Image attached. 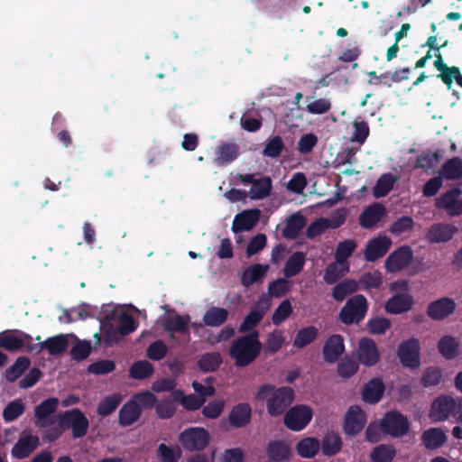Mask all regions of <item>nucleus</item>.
<instances>
[{"label": "nucleus", "instance_id": "obj_1", "mask_svg": "<svg viewBox=\"0 0 462 462\" xmlns=\"http://www.w3.org/2000/svg\"><path fill=\"white\" fill-rule=\"evenodd\" d=\"M56 420L58 421L54 427L43 431L42 437L49 442L56 441L67 430L71 431L73 439H81L88 433L89 421L79 409L59 412Z\"/></svg>", "mask_w": 462, "mask_h": 462}, {"label": "nucleus", "instance_id": "obj_2", "mask_svg": "<svg viewBox=\"0 0 462 462\" xmlns=\"http://www.w3.org/2000/svg\"><path fill=\"white\" fill-rule=\"evenodd\" d=\"M262 347L259 332L253 330L233 341L229 348V356L234 360L236 367H245L258 357Z\"/></svg>", "mask_w": 462, "mask_h": 462}, {"label": "nucleus", "instance_id": "obj_3", "mask_svg": "<svg viewBox=\"0 0 462 462\" xmlns=\"http://www.w3.org/2000/svg\"><path fill=\"white\" fill-rule=\"evenodd\" d=\"M368 301L362 294L350 297L341 308L338 319L346 325L359 324L365 319L368 311Z\"/></svg>", "mask_w": 462, "mask_h": 462}, {"label": "nucleus", "instance_id": "obj_4", "mask_svg": "<svg viewBox=\"0 0 462 462\" xmlns=\"http://www.w3.org/2000/svg\"><path fill=\"white\" fill-rule=\"evenodd\" d=\"M209 434L203 428H189L179 436V441L187 451H201L209 443Z\"/></svg>", "mask_w": 462, "mask_h": 462}, {"label": "nucleus", "instance_id": "obj_5", "mask_svg": "<svg viewBox=\"0 0 462 462\" xmlns=\"http://www.w3.org/2000/svg\"><path fill=\"white\" fill-rule=\"evenodd\" d=\"M420 346L419 339L411 337L403 340L398 346L397 356L404 367L418 368L420 365Z\"/></svg>", "mask_w": 462, "mask_h": 462}, {"label": "nucleus", "instance_id": "obj_6", "mask_svg": "<svg viewBox=\"0 0 462 462\" xmlns=\"http://www.w3.org/2000/svg\"><path fill=\"white\" fill-rule=\"evenodd\" d=\"M383 433L398 438L406 435L410 430L408 419L397 411L387 412L381 420Z\"/></svg>", "mask_w": 462, "mask_h": 462}, {"label": "nucleus", "instance_id": "obj_7", "mask_svg": "<svg viewBox=\"0 0 462 462\" xmlns=\"http://www.w3.org/2000/svg\"><path fill=\"white\" fill-rule=\"evenodd\" d=\"M312 418L310 406H292L283 417L284 425L291 430H303Z\"/></svg>", "mask_w": 462, "mask_h": 462}, {"label": "nucleus", "instance_id": "obj_8", "mask_svg": "<svg viewBox=\"0 0 462 462\" xmlns=\"http://www.w3.org/2000/svg\"><path fill=\"white\" fill-rule=\"evenodd\" d=\"M413 259V251L409 245H402L393 251L385 260L384 267L389 273H397L407 268Z\"/></svg>", "mask_w": 462, "mask_h": 462}, {"label": "nucleus", "instance_id": "obj_9", "mask_svg": "<svg viewBox=\"0 0 462 462\" xmlns=\"http://www.w3.org/2000/svg\"><path fill=\"white\" fill-rule=\"evenodd\" d=\"M356 353L358 363L367 367L375 365L380 360L377 345L370 337H365L359 339Z\"/></svg>", "mask_w": 462, "mask_h": 462}, {"label": "nucleus", "instance_id": "obj_10", "mask_svg": "<svg viewBox=\"0 0 462 462\" xmlns=\"http://www.w3.org/2000/svg\"><path fill=\"white\" fill-rule=\"evenodd\" d=\"M456 308L457 304L452 298L442 297L431 301L427 307L426 313L433 320H443L453 314Z\"/></svg>", "mask_w": 462, "mask_h": 462}, {"label": "nucleus", "instance_id": "obj_11", "mask_svg": "<svg viewBox=\"0 0 462 462\" xmlns=\"http://www.w3.org/2000/svg\"><path fill=\"white\" fill-rule=\"evenodd\" d=\"M392 240L386 236H378L370 239L365 248L364 256L367 262H375L390 249Z\"/></svg>", "mask_w": 462, "mask_h": 462}, {"label": "nucleus", "instance_id": "obj_12", "mask_svg": "<svg viewBox=\"0 0 462 462\" xmlns=\"http://www.w3.org/2000/svg\"><path fill=\"white\" fill-rule=\"evenodd\" d=\"M360 407L350 406L345 415L343 430L346 435L355 436L358 434L366 423V416Z\"/></svg>", "mask_w": 462, "mask_h": 462}, {"label": "nucleus", "instance_id": "obj_13", "mask_svg": "<svg viewBox=\"0 0 462 462\" xmlns=\"http://www.w3.org/2000/svg\"><path fill=\"white\" fill-rule=\"evenodd\" d=\"M40 440L36 435L23 434L14 445L11 454L13 457L23 459L28 457L39 446Z\"/></svg>", "mask_w": 462, "mask_h": 462}, {"label": "nucleus", "instance_id": "obj_14", "mask_svg": "<svg viewBox=\"0 0 462 462\" xmlns=\"http://www.w3.org/2000/svg\"><path fill=\"white\" fill-rule=\"evenodd\" d=\"M345 351L344 338L341 335L334 334L327 338L322 349L325 362L334 364Z\"/></svg>", "mask_w": 462, "mask_h": 462}, {"label": "nucleus", "instance_id": "obj_15", "mask_svg": "<svg viewBox=\"0 0 462 462\" xmlns=\"http://www.w3.org/2000/svg\"><path fill=\"white\" fill-rule=\"evenodd\" d=\"M457 231V227L452 224L436 223L429 228L426 234V239L430 243L448 242Z\"/></svg>", "mask_w": 462, "mask_h": 462}, {"label": "nucleus", "instance_id": "obj_16", "mask_svg": "<svg viewBox=\"0 0 462 462\" xmlns=\"http://www.w3.org/2000/svg\"><path fill=\"white\" fill-rule=\"evenodd\" d=\"M260 210L257 208L244 210L235 216L232 224V231L236 234L241 231L251 230L259 221Z\"/></svg>", "mask_w": 462, "mask_h": 462}, {"label": "nucleus", "instance_id": "obj_17", "mask_svg": "<svg viewBox=\"0 0 462 462\" xmlns=\"http://www.w3.org/2000/svg\"><path fill=\"white\" fill-rule=\"evenodd\" d=\"M385 391V386L380 377L371 378L362 388V399L369 404H375L380 402Z\"/></svg>", "mask_w": 462, "mask_h": 462}, {"label": "nucleus", "instance_id": "obj_18", "mask_svg": "<svg viewBox=\"0 0 462 462\" xmlns=\"http://www.w3.org/2000/svg\"><path fill=\"white\" fill-rule=\"evenodd\" d=\"M385 215V208L381 203H374L366 207L359 216V225L363 228L374 227Z\"/></svg>", "mask_w": 462, "mask_h": 462}, {"label": "nucleus", "instance_id": "obj_19", "mask_svg": "<svg viewBox=\"0 0 462 462\" xmlns=\"http://www.w3.org/2000/svg\"><path fill=\"white\" fill-rule=\"evenodd\" d=\"M266 454L272 462H288L292 457L291 448L283 440L270 441L266 447Z\"/></svg>", "mask_w": 462, "mask_h": 462}, {"label": "nucleus", "instance_id": "obj_20", "mask_svg": "<svg viewBox=\"0 0 462 462\" xmlns=\"http://www.w3.org/2000/svg\"><path fill=\"white\" fill-rule=\"evenodd\" d=\"M190 317L189 315L181 316L175 314L169 316L162 323L163 330L169 333L170 339L175 338L174 333L186 334L189 332V324Z\"/></svg>", "mask_w": 462, "mask_h": 462}, {"label": "nucleus", "instance_id": "obj_21", "mask_svg": "<svg viewBox=\"0 0 462 462\" xmlns=\"http://www.w3.org/2000/svg\"><path fill=\"white\" fill-rule=\"evenodd\" d=\"M413 306V298L408 293H397L386 302L384 310L390 314H401L409 311Z\"/></svg>", "mask_w": 462, "mask_h": 462}, {"label": "nucleus", "instance_id": "obj_22", "mask_svg": "<svg viewBox=\"0 0 462 462\" xmlns=\"http://www.w3.org/2000/svg\"><path fill=\"white\" fill-rule=\"evenodd\" d=\"M58 406H36L35 425L39 429L50 430L57 424L58 413L55 411Z\"/></svg>", "mask_w": 462, "mask_h": 462}, {"label": "nucleus", "instance_id": "obj_23", "mask_svg": "<svg viewBox=\"0 0 462 462\" xmlns=\"http://www.w3.org/2000/svg\"><path fill=\"white\" fill-rule=\"evenodd\" d=\"M343 447L341 436L334 431L328 430L320 442V448L324 456L331 457L338 454Z\"/></svg>", "mask_w": 462, "mask_h": 462}, {"label": "nucleus", "instance_id": "obj_24", "mask_svg": "<svg viewBox=\"0 0 462 462\" xmlns=\"http://www.w3.org/2000/svg\"><path fill=\"white\" fill-rule=\"evenodd\" d=\"M239 155V146L235 143H221L216 150L214 159L217 165H225L234 162Z\"/></svg>", "mask_w": 462, "mask_h": 462}, {"label": "nucleus", "instance_id": "obj_25", "mask_svg": "<svg viewBox=\"0 0 462 462\" xmlns=\"http://www.w3.org/2000/svg\"><path fill=\"white\" fill-rule=\"evenodd\" d=\"M420 439L427 449L434 450L446 443L447 435L440 428H430L422 432Z\"/></svg>", "mask_w": 462, "mask_h": 462}, {"label": "nucleus", "instance_id": "obj_26", "mask_svg": "<svg viewBox=\"0 0 462 462\" xmlns=\"http://www.w3.org/2000/svg\"><path fill=\"white\" fill-rule=\"evenodd\" d=\"M18 330H5L0 332V348L9 352H16L24 347L23 337L17 333Z\"/></svg>", "mask_w": 462, "mask_h": 462}, {"label": "nucleus", "instance_id": "obj_27", "mask_svg": "<svg viewBox=\"0 0 462 462\" xmlns=\"http://www.w3.org/2000/svg\"><path fill=\"white\" fill-rule=\"evenodd\" d=\"M459 341L453 336L445 335L438 342V350L446 360H452L459 354Z\"/></svg>", "mask_w": 462, "mask_h": 462}, {"label": "nucleus", "instance_id": "obj_28", "mask_svg": "<svg viewBox=\"0 0 462 462\" xmlns=\"http://www.w3.org/2000/svg\"><path fill=\"white\" fill-rule=\"evenodd\" d=\"M439 174L445 180H459L462 177V159L456 156L447 160L440 167Z\"/></svg>", "mask_w": 462, "mask_h": 462}, {"label": "nucleus", "instance_id": "obj_29", "mask_svg": "<svg viewBox=\"0 0 462 462\" xmlns=\"http://www.w3.org/2000/svg\"><path fill=\"white\" fill-rule=\"evenodd\" d=\"M320 448V442L317 438L305 437L295 447L297 454L303 458L314 457Z\"/></svg>", "mask_w": 462, "mask_h": 462}, {"label": "nucleus", "instance_id": "obj_30", "mask_svg": "<svg viewBox=\"0 0 462 462\" xmlns=\"http://www.w3.org/2000/svg\"><path fill=\"white\" fill-rule=\"evenodd\" d=\"M272 188L273 182L269 176L255 179L250 189V198L254 200L263 199L269 197Z\"/></svg>", "mask_w": 462, "mask_h": 462}, {"label": "nucleus", "instance_id": "obj_31", "mask_svg": "<svg viewBox=\"0 0 462 462\" xmlns=\"http://www.w3.org/2000/svg\"><path fill=\"white\" fill-rule=\"evenodd\" d=\"M306 256L302 252L293 253L286 261L283 267V274L286 278L293 277L299 274L305 264Z\"/></svg>", "mask_w": 462, "mask_h": 462}, {"label": "nucleus", "instance_id": "obj_32", "mask_svg": "<svg viewBox=\"0 0 462 462\" xmlns=\"http://www.w3.org/2000/svg\"><path fill=\"white\" fill-rule=\"evenodd\" d=\"M228 310L220 307L209 308L203 316V322L208 327L217 328L226 323Z\"/></svg>", "mask_w": 462, "mask_h": 462}, {"label": "nucleus", "instance_id": "obj_33", "mask_svg": "<svg viewBox=\"0 0 462 462\" xmlns=\"http://www.w3.org/2000/svg\"><path fill=\"white\" fill-rule=\"evenodd\" d=\"M268 270V265L255 263L246 268L241 277V282L244 286L249 287L252 284L261 281Z\"/></svg>", "mask_w": 462, "mask_h": 462}, {"label": "nucleus", "instance_id": "obj_34", "mask_svg": "<svg viewBox=\"0 0 462 462\" xmlns=\"http://www.w3.org/2000/svg\"><path fill=\"white\" fill-rule=\"evenodd\" d=\"M43 346L51 356H60L67 350L69 341L65 335L60 334L46 338Z\"/></svg>", "mask_w": 462, "mask_h": 462}, {"label": "nucleus", "instance_id": "obj_35", "mask_svg": "<svg viewBox=\"0 0 462 462\" xmlns=\"http://www.w3.org/2000/svg\"><path fill=\"white\" fill-rule=\"evenodd\" d=\"M251 406H233L229 414V422L236 428L247 425L251 419Z\"/></svg>", "mask_w": 462, "mask_h": 462}, {"label": "nucleus", "instance_id": "obj_36", "mask_svg": "<svg viewBox=\"0 0 462 462\" xmlns=\"http://www.w3.org/2000/svg\"><path fill=\"white\" fill-rule=\"evenodd\" d=\"M397 178L392 173H384L380 176L373 188V195L376 199L385 197L393 188Z\"/></svg>", "mask_w": 462, "mask_h": 462}, {"label": "nucleus", "instance_id": "obj_37", "mask_svg": "<svg viewBox=\"0 0 462 462\" xmlns=\"http://www.w3.org/2000/svg\"><path fill=\"white\" fill-rule=\"evenodd\" d=\"M396 456V450L393 445L380 444L374 447L370 453L372 462H392Z\"/></svg>", "mask_w": 462, "mask_h": 462}, {"label": "nucleus", "instance_id": "obj_38", "mask_svg": "<svg viewBox=\"0 0 462 462\" xmlns=\"http://www.w3.org/2000/svg\"><path fill=\"white\" fill-rule=\"evenodd\" d=\"M222 364V357L218 352L206 353L198 361L199 368L204 373L217 371Z\"/></svg>", "mask_w": 462, "mask_h": 462}, {"label": "nucleus", "instance_id": "obj_39", "mask_svg": "<svg viewBox=\"0 0 462 462\" xmlns=\"http://www.w3.org/2000/svg\"><path fill=\"white\" fill-rule=\"evenodd\" d=\"M358 290V283L355 280H344L337 283L333 289L331 295L337 301L344 300L348 295Z\"/></svg>", "mask_w": 462, "mask_h": 462}, {"label": "nucleus", "instance_id": "obj_40", "mask_svg": "<svg viewBox=\"0 0 462 462\" xmlns=\"http://www.w3.org/2000/svg\"><path fill=\"white\" fill-rule=\"evenodd\" d=\"M319 330L314 326H309L300 329L294 337L293 346L297 348H303L311 344L318 337Z\"/></svg>", "mask_w": 462, "mask_h": 462}, {"label": "nucleus", "instance_id": "obj_41", "mask_svg": "<svg viewBox=\"0 0 462 462\" xmlns=\"http://www.w3.org/2000/svg\"><path fill=\"white\" fill-rule=\"evenodd\" d=\"M305 225L303 216L295 214L289 217L286 226L282 230V236L287 239H294L298 236Z\"/></svg>", "mask_w": 462, "mask_h": 462}, {"label": "nucleus", "instance_id": "obj_42", "mask_svg": "<svg viewBox=\"0 0 462 462\" xmlns=\"http://www.w3.org/2000/svg\"><path fill=\"white\" fill-rule=\"evenodd\" d=\"M30 365L31 361L27 356H19L15 362L6 369L5 379L9 383H14L29 368Z\"/></svg>", "mask_w": 462, "mask_h": 462}, {"label": "nucleus", "instance_id": "obj_43", "mask_svg": "<svg viewBox=\"0 0 462 462\" xmlns=\"http://www.w3.org/2000/svg\"><path fill=\"white\" fill-rule=\"evenodd\" d=\"M143 406H122L119 411V423L123 427L131 426L140 418Z\"/></svg>", "mask_w": 462, "mask_h": 462}, {"label": "nucleus", "instance_id": "obj_44", "mask_svg": "<svg viewBox=\"0 0 462 462\" xmlns=\"http://www.w3.org/2000/svg\"><path fill=\"white\" fill-rule=\"evenodd\" d=\"M359 368V363L355 358L346 356L337 364V374L342 378H350Z\"/></svg>", "mask_w": 462, "mask_h": 462}, {"label": "nucleus", "instance_id": "obj_45", "mask_svg": "<svg viewBox=\"0 0 462 462\" xmlns=\"http://www.w3.org/2000/svg\"><path fill=\"white\" fill-rule=\"evenodd\" d=\"M265 310H252L244 319L239 327L241 333H246L255 328L263 319Z\"/></svg>", "mask_w": 462, "mask_h": 462}, {"label": "nucleus", "instance_id": "obj_46", "mask_svg": "<svg viewBox=\"0 0 462 462\" xmlns=\"http://www.w3.org/2000/svg\"><path fill=\"white\" fill-rule=\"evenodd\" d=\"M153 373L152 365L145 360L137 361L132 365L129 374L134 379H146Z\"/></svg>", "mask_w": 462, "mask_h": 462}, {"label": "nucleus", "instance_id": "obj_47", "mask_svg": "<svg viewBox=\"0 0 462 462\" xmlns=\"http://www.w3.org/2000/svg\"><path fill=\"white\" fill-rule=\"evenodd\" d=\"M462 190L460 188H453L443 194H441L435 202V206L439 209H449L451 205L461 196Z\"/></svg>", "mask_w": 462, "mask_h": 462}, {"label": "nucleus", "instance_id": "obj_48", "mask_svg": "<svg viewBox=\"0 0 462 462\" xmlns=\"http://www.w3.org/2000/svg\"><path fill=\"white\" fill-rule=\"evenodd\" d=\"M364 290L378 289L383 283L382 273L379 271L365 273L357 282Z\"/></svg>", "mask_w": 462, "mask_h": 462}, {"label": "nucleus", "instance_id": "obj_49", "mask_svg": "<svg viewBox=\"0 0 462 462\" xmlns=\"http://www.w3.org/2000/svg\"><path fill=\"white\" fill-rule=\"evenodd\" d=\"M292 282L288 278H278L269 283L268 293L274 298L283 297L290 291Z\"/></svg>", "mask_w": 462, "mask_h": 462}, {"label": "nucleus", "instance_id": "obj_50", "mask_svg": "<svg viewBox=\"0 0 462 462\" xmlns=\"http://www.w3.org/2000/svg\"><path fill=\"white\" fill-rule=\"evenodd\" d=\"M284 149V143L280 135L269 138L263 150V154L270 158H278Z\"/></svg>", "mask_w": 462, "mask_h": 462}, {"label": "nucleus", "instance_id": "obj_51", "mask_svg": "<svg viewBox=\"0 0 462 462\" xmlns=\"http://www.w3.org/2000/svg\"><path fill=\"white\" fill-rule=\"evenodd\" d=\"M157 451L162 462H178L182 453L180 447H171L164 443L159 445Z\"/></svg>", "mask_w": 462, "mask_h": 462}, {"label": "nucleus", "instance_id": "obj_52", "mask_svg": "<svg viewBox=\"0 0 462 462\" xmlns=\"http://www.w3.org/2000/svg\"><path fill=\"white\" fill-rule=\"evenodd\" d=\"M443 377L442 369L437 366L426 368L421 376V383L424 387L436 386L440 383Z\"/></svg>", "mask_w": 462, "mask_h": 462}, {"label": "nucleus", "instance_id": "obj_53", "mask_svg": "<svg viewBox=\"0 0 462 462\" xmlns=\"http://www.w3.org/2000/svg\"><path fill=\"white\" fill-rule=\"evenodd\" d=\"M414 221L412 217L402 216L397 218L389 227V232L393 236H400L402 233L409 232L413 229Z\"/></svg>", "mask_w": 462, "mask_h": 462}, {"label": "nucleus", "instance_id": "obj_54", "mask_svg": "<svg viewBox=\"0 0 462 462\" xmlns=\"http://www.w3.org/2000/svg\"><path fill=\"white\" fill-rule=\"evenodd\" d=\"M291 313L292 306L290 300H284L273 311L272 321L274 325L278 326L287 319Z\"/></svg>", "mask_w": 462, "mask_h": 462}, {"label": "nucleus", "instance_id": "obj_55", "mask_svg": "<svg viewBox=\"0 0 462 462\" xmlns=\"http://www.w3.org/2000/svg\"><path fill=\"white\" fill-rule=\"evenodd\" d=\"M366 327L370 334L382 335L391 327V322L386 318L375 317L367 321Z\"/></svg>", "mask_w": 462, "mask_h": 462}, {"label": "nucleus", "instance_id": "obj_56", "mask_svg": "<svg viewBox=\"0 0 462 462\" xmlns=\"http://www.w3.org/2000/svg\"><path fill=\"white\" fill-rule=\"evenodd\" d=\"M462 408V406H430V418L433 422L443 421L449 415H453V409Z\"/></svg>", "mask_w": 462, "mask_h": 462}, {"label": "nucleus", "instance_id": "obj_57", "mask_svg": "<svg viewBox=\"0 0 462 462\" xmlns=\"http://www.w3.org/2000/svg\"><path fill=\"white\" fill-rule=\"evenodd\" d=\"M192 387L198 397L195 396V400H191V404H204L206 397L212 396L215 393V388L212 385H204L197 381L192 383Z\"/></svg>", "mask_w": 462, "mask_h": 462}, {"label": "nucleus", "instance_id": "obj_58", "mask_svg": "<svg viewBox=\"0 0 462 462\" xmlns=\"http://www.w3.org/2000/svg\"><path fill=\"white\" fill-rule=\"evenodd\" d=\"M273 402L269 404H291L294 399V391L288 386L274 388Z\"/></svg>", "mask_w": 462, "mask_h": 462}, {"label": "nucleus", "instance_id": "obj_59", "mask_svg": "<svg viewBox=\"0 0 462 462\" xmlns=\"http://www.w3.org/2000/svg\"><path fill=\"white\" fill-rule=\"evenodd\" d=\"M168 353V347L162 340H156L150 344L146 350L147 356L153 361H160Z\"/></svg>", "mask_w": 462, "mask_h": 462}, {"label": "nucleus", "instance_id": "obj_60", "mask_svg": "<svg viewBox=\"0 0 462 462\" xmlns=\"http://www.w3.org/2000/svg\"><path fill=\"white\" fill-rule=\"evenodd\" d=\"M116 369V363L112 360H99L88 365V371L94 374H107Z\"/></svg>", "mask_w": 462, "mask_h": 462}, {"label": "nucleus", "instance_id": "obj_61", "mask_svg": "<svg viewBox=\"0 0 462 462\" xmlns=\"http://www.w3.org/2000/svg\"><path fill=\"white\" fill-rule=\"evenodd\" d=\"M356 247V243L353 239H347L340 242L336 249V259L337 262L346 260Z\"/></svg>", "mask_w": 462, "mask_h": 462}, {"label": "nucleus", "instance_id": "obj_62", "mask_svg": "<svg viewBox=\"0 0 462 462\" xmlns=\"http://www.w3.org/2000/svg\"><path fill=\"white\" fill-rule=\"evenodd\" d=\"M328 218L320 217L312 222L306 230V236L308 238H315L325 232L329 227Z\"/></svg>", "mask_w": 462, "mask_h": 462}, {"label": "nucleus", "instance_id": "obj_63", "mask_svg": "<svg viewBox=\"0 0 462 462\" xmlns=\"http://www.w3.org/2000/svg\"><path fill=\"white\" fill-rule=\"evenodd\" d=\"M267 243V238L264 234H257L254 236L247 245L246 254L248 257L259 253L263 250Z\"/></svg>", "mask_w": 462, "mask_h": 462}, {"label": "nucleus", "instance_id": "obj_64", "mask_svg": "<svg viewBox=\"0 0 462 462\" xmlns=\"http://www.w3.org/2000/svg\"><path fill=\"white\" fill-rule=\"evenodd\" d=\"M91 351V344L89 341H80L77 343L70 351L72 358L76 361L86 359Z\"/></svg>", "mask_w": 462, "mask_h": 462}]
</instances>
